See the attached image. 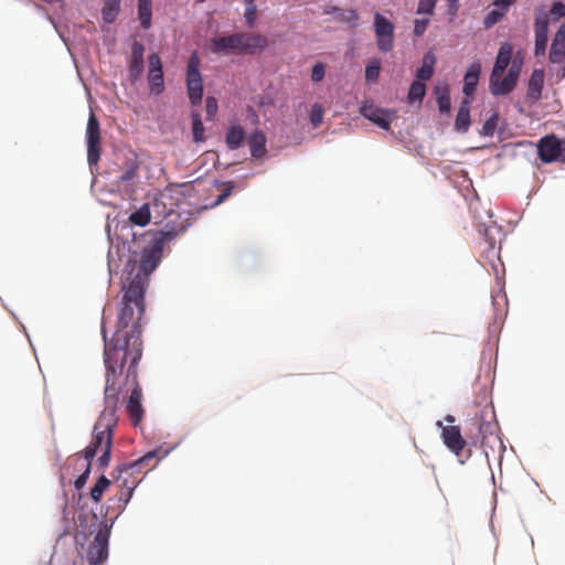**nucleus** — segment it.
Returning <instances> with one entry per match:
<instances>
[{
  "label": "nucleus",
  "instance_id": "a211bd4d",
  "mask_svg": "<svg viewBox=\"0 0 565 565\" xmlns=\"http://www.w3.org/2000/svg\"><path fill=\"white\" fill-rule=\"evenodd\" d=\"M145 46L135 41L131 45V55L128 62V73L131 81H137L143 72Z\"/></svg>",
  "mask_w": 565,
  "mask_h": 565
},
{
  "label": "nucleus",
  "instance_id": "ea45409f",
  "mask_svg": "<svg viewBox=\"0 0 565 565\" xmlns=\"http://www.w3.org/2000/svg\"><path fill=\"white\" fill-rule=\"evenodd\" d=\"M217 99L213 96H207L205 99L206 119L213 120L217 113Z\"/></svg>",
  "mask_w": 565,
  "mask_h": 565
},
{
  "label": "nucleus",
  "instance_id": "6ab92c4d",
  "mask_svg": "<svg viewBox=\"0 0 565 565\" xmlns=\"http://www.w3.org/2000/svg\"><path fill=\"white\" fill-rule=\"evenodd\" d=\"M239 33H234L227 36L214 38L211 41V50L213 53H227L237 52L239 53L241 45Z\"/></svg>",
  "mask_w": 565,
  "mask_h": 565
},
{
  "label": "nucleus",
  "instance_id": "473e14b6",
  "mask_svg": "<svg viewBox=\"0 0 565 565\" xmlns=\"http://www.w3.org/2000/svg\"><path fill=\"white\" fill-rule=\"evenodd\" d=\"M110 486V481L107 477L100 476L90 490V498L95 502H99L105 490Z\"/></svg>",
  "mask_w": 565,
  "mask_h": 565
},
{
  "label": "nucleus",
  "instance_id": "37998d69",
  "mask_svg": "<svg viewBox=\"0 0 565 565\" xmlns=\"http://www.w3.org/2000/svg\"><path fill=\"white\" fill-rule=\"evenodd\" d=\"M550 13L553 15L554 20H558L559 18L565 17V4L559 1L554 2Z\"/></svg>",
  "mask_w": 565,
  "mask_h": 565
},
{
  "label": "nucleus",
  "instance_id": "dca6fc26",
  "mask_svg": "<svg viewBox=\"0 0 565 565\" xmlns=\"http://www.w3.org/2000/svg\"><path fill=\"white\" fill-rule=\"evenodd\" d=\"M550 61L553 64L564 62L561 71V77L565 78V22L559 26L556 32L550 51Z\"/></svg>",
  "mask_w": 565,
  "mask_h": 565
},
{
  "label": "nucleus",
  "instance_id": "a19ab883",
  "mask_svg": "<svg viewBox=\"0 0 565 565\" xmlns=\"http://www.w3.org/2000/svg\"><path fill=\"white\" fill-rule=\"evenodd\" d=\"M322 116H323V109H322L321 105H319V104L312 105L311 111H310V121L313 127L320 126V124L322 122Z\"/></svg>",
  "mask_w": 565,
  "mask_h": 565
},
{
  "label": "nucleus",
  "instance_id": "bb28decb",
  "mask_svg": "<svg viewBox=\"0 0 565 565\" xmlns=\"http://www.w3.org/2000/svg\"><path fill=\"white\" fill-rule=\"evenodd\" d=\"M151 212L148 203L142 204L137 211L129 215V222L137 226H146L150 223Z\"/></svg>",
  "mask_w": 565,
  "mask_h": 565
},
{
  "label": "nucleus",
  "instance_id": "09e8293b",
  "mask_svg": "<svg viewBox=\"0 0 565 565\" xmlns=\"http://www.w3.org/2000/svg\"><path fill=\"white\" fill-rule=\"evenodd\" d=\"M232 189L233 186L232 185H227L224 191L218 195L215 204H220L222 203L223 201H225L232 193Z\"/></svg>",
  "mask_w": 565,
  "mask_h": 565
},
{
  "label": "nucleus",
  "instance_id": "f257e3e1",
  "mask_svg": "<svg viewBox=\"0 0 565 565\" xmlns=\"http://www.w3.org/2000/svg\"><path fill=\"white\" fill-rule=\"evenodd\" d=\"M122 292L111 338H107L105 327L102 329L106 375L114 377H119L127 362H130V376H134V364H138L142 355L140 321L145 313L146 290H142V282L135 280L122 286Z\"/></svg>",
  "mask_w": 565,
  "mask_h": 565
},
{
  "label": "nucleus",
  "instance_id": "3c124183",
  "mask_svg": "<svg viewBox=\"0 0 565 565\" xmlns=\"http://www.w3.org/2000/svg\"><path fill=\"white\" fill-rule=\"evenodd\" d=\"M559 161L565 162V140L562 141Z\"/></svg>",
  "mask_w": 565,
  "mask_h": 565
},
{
  "label": "nucleus",
  "instance_id": "39448f33",
  "mask_svg": "<svg viewBox=\"0 0 565 565\" xmlns=\"http://www.w3.org/2000/svg\"><path fill=\"white\" fill-rule=\"evenodd\" d=\"M137 365L138 364H134L135 375L130 376V362H127L122 373L118 377L121 387L126 385L131 388V393L127 403V412L134 425H137L143 415L141 405L142 391L138 383Z\"/></svg>",
  "mask_w": 565,
  "mask_h": 565
},
{
  "label": "nucleus",
  "instance_id": "79ce46f5",
  "mask_svg": "<svg viewBox=\"0 0 565 565\" xmlns=\"http://www.w3.org/2000/svg\"><path fill=\"white\" fill-rule=\"evenodd\" d=\"M324 74H326L324 65L322 63H317L312 67L311 79L313 82H321L324 77Z\"/></svg>",
  "mask_w": 565,
  "mask_h": 565
},
{
  "label": "nucleus",
  "instance_id": "0eeeda50",
  "mask_svg": "<svg viewBox=\"0 0 565 565\" xmlns=\"http://www.w3.org/2000/svg\"><path fill=\"white\" fill-rule=\"evenodd\" d=\"M374 32L379 50L384 53L392 51L394 46V25L379 12L374 14Z\"/></svg>",
  "mask_w": 565,
  "mask_h": 565
},
{
  "label": "nucleus",
  "instance_id": "412c9836",
  "mask_svg": "<svg viewBox=\"0 0 565 565\" xmlns=\"http://www.w3.org/2000/svg\"><path fill=\"white\" fill-rule=\"evenodd\" d=\"M544 85V72L542 70H534L527 84L526 98L531 103H536L541 96Z\"/></svg>",
  "mask_w": 565,
  "mask_h": 565
},
{
  "label": "nucleus",
  "instance_id": "e433bc0d",
  "mask_svg": "<svg viewBox=\"0 0 565 565\" xmlns=\"http://www.w3.org/2000/svg\"><path fill=\"white\" fill-rule=\"evenodd\" d=\"M246 4L244 18L246 21V24L252 28L254 26L256 19H257V6L254 2H244Z\"/></svg>",
  "mask_w": 565,
  "mask_h": 565
},
{
  "label": "nucleus",
  "instance_id": "423d86ee",
  "mask_svg": "<svg viewBox=\"0 0 565 565\" xmlns=\"http://www.w3.org/2000/svg\"><path fill=\"white\" fill-rule=\"evenodd\" d=\"M201 60L196 51H194L186 64L185 84L188 96L192 106H198L203 97V78L200 72Z\"/></svg>",
  "mask_w": 565,
  "mask_h": 565
},
{
  "label": "nucleus",
  "instance_id": "1a4fd4ad",
  "mask_svg": "<svg viewBox=\"0 0 565 565\" xmlns=\"http://www.w3.org/2000/svg\"><path fill=\"white\" fill-rule=\"evenodd\" d=\"M548 13L544 8L535 9L534 33H535V56L544 55L548 41Z\"/></svg>",
  "mask_w": 565,
  "mask_h": 565
},
{
  "label": "nucleus",
  "instance_id": "49530a36",
  "mask_svg": "<svg viewBox=\"0 0 565 565\" xmlns=\"http://www.w3.org/2000/svg\"><path fill=\"white\" fill-rule=\"evenodd\" d=\"M137 169H138V166L137 164H132L121 175H120V181L121 182H129L131 180L135 179L136 177V173H137Z\"/></svg>",
  "mask_w": 565,
  "mask_h": 565
},
{
  "label": "nucleus",
  "instance_id": "7ed1b4c3",
  "mask_svg": "<svg viewBox=\"0 0 565 565\" xmlns=\"http://www.w3.org/2000/svg\"><path fill=\"white\" fill-rule=\"evenodd\" d=\"M513 46L505 42L498 52L493 68L489 78V89L493 96L510 94L516 86L521 73V64L511 63Z\"/></svg>",
  "mask_w": 565,
  "mask_h": 565
},
{
  "label": "nucleus",
  "instance_id": "4c0bfd02",
  "mask_svg": "<svg viewBox=\"0 0 565 565\" xmlns=\"http://www.w3.org/2000/svg\"><path fill=\"white\" fill-rule=\"evenodd\" d=\"M499 116L497 113H494L490 118L486 120V122L482 126L481 134L483 136H492L494 134V130L498 125Z\"/></svg>",
  "mask_w": 565,
  "mask_h": 565
},
{
  "label": "nucleus",
  "instance_id": "4be33fe9",
  "mask_svg": "<svg viewBox=\"0 0 565 565\" xmlns=\"http://www.w3.org/2000/svg\"><path fill=\"white\" fill-rule=\"evenodd\" d=\"M480 73H481L480 62L476 61V62L471 63V65L469 66L467 73L465 74V77H463V89L462 90L467 97H470L475 94L478 82H479Z\"/></svg>",
  "mask_w": 565,
  "mask_h": 565
},
{
  "label": "nucleus",
  "instance_id": "20e7f679",
  "mask_svg": "<svg viewBox=\"0 0 565 565\" xmlns=\"http://www.w3.org/2000/svg\"><path fill=\"white\" fill-rule=\"evenodd\" d=\"M177 235L178 232L173 230L157 232L149 245L143 248L138 271L129 281L139 280L142 282V290H146L149 275L158 267L166 243L175 238Z\"/></svg>",
  "mask_w": 565,
  "mask_h": 565
},
{
  "label": "nucleus",
  "instance_id": "2f4dec72",
  "mask_svg": "<svg viewBox=\"0 0 565 565\" xmlns=\"http://www.w3.org/2000/svg\"><path fill=\"white\" fill-rule=\"evenodd\" d=\"M191 118H192V135H193V140L195 142H202L205 140V136H204V126H203V122L201 120V116L199 113L194 111L192 113L191 115Z\"/></svg>",
  "mask_w": 565,
  "mask_h": 565
},
{
  "label": "nucleus",
  "instance_id": "9d476101",
  "mask_svg": "<svg viewBox=\"0 0 565 565\" xmlns=\"http://www.w3.org/2000/svg\"><path fill=\"white\" fill-rule=\"evenodd\" d=\"M109 531L99 529L87 551L89 564L97 565L104 562L108 556Z\"/></svg>",
  "mask_w": 565,
  "mask_h": 565
},
{
  "label": "nucleus",
  "instance_id": "8fccbe9b",
  "mask_svg": "<svg viewBox=\"0 0 565 565\" xmlns=\"http://www.w3.org/2000/svg\"><path fill=\"white\" fill-rule=\"evenodd\" d=\"M458 1L459 0H447V2L449 4V10L452 14H455L458 10Z\"/></svg>",
  "mask_w": 565,
  "mask_h": 565
},
{
  "label": "nucleus",
  "instance_id": "c756f323",
  "mask_svg": "<svg viewBox=\"0 0 565 565\" xmlns=\"http://www.w3.org/2000/svg\"><path fill=\"white\" fill-rule=\"evenodd\" d=\"M121 0H104L102 10L103 19L107 23H111L118 15Z\"/></svg>",
  "mask_w": 565,
  "mask_h": 565
},
{
  "label": "nucleus",
  "instance_id": "6e6552de",
  "mask_svg": "<svg viewBox=\"0 0 565 565\" xmlns=\"http://www.w3.org/2000/svg\"><path fill=\"white\" fill-rule=\"evenodd\" d=\"M87 161L89 166L97 164L100 158V128L95 115L92 113L86 128Z\"/></svg>",
  "mask_w": 565,
  "mask_h": 565
},
{
  "label": "nucleus",
  "instance_id": "a18cd8bd",
  "mask_svg": "<svg viewBox=\"0 0 565 565\" xmlns=\"http://www.w3.org/2000/svg\"><path fill=\"white\" fill-rule=\"evenodd\" d=\"M428 23H429L428 19H422V20L417 19V20H415V23H414V34L416 36H422L425 33V31H426V29L428 26Z\"/></svg>",
  "mask_w": 565,
  "mask_h": 565
},
{
  "label": "nucleus",
  "instance_id": "603ef678",
  "mask_svg": "<svg viewBox=\"0 0 565 565\" xmlns=\"http://www.w3.org/2000/svg\"><path fill=\"white\" fill-rule=\"evenodd\" d=\"M445 420L451 425L455 422V417L452 415H447L445 417Z\"/></svg>",
  "mask_w": 565,
  "mask_h": 565
},
{
  "label": "nucleus",
  "instance_id": "f704fd0d",
  "mask_svg": "<svg viewBox=\"0 0 565 565\" xmlns=\"http://www.w3.org/2000/svg\"><path fill=\"white\" fill-rule=\"evenodd\" d=\"M426 93V85L423 82L415 81L412 83L408 90V102H422Z\"/></svg>",
  "mask_w": 565,
  "mask_h": 565
},
{
  "label": "nucleus",
  "instance_id": "a878e982",
  "mask_svg": "<svg viewBox=\"0 0 565 565\" xmlns=\"http://www.w3.org/2000/svg\"><path fill=\"white\" fill-rule=\"evenodd\" d=\"M138 18L142 29L148 30L151 26L152 1L138 0Z\"/></svg>",
  "mask_w": 565,
  "mask_h": 565
},
{
  "label": "nucleus",
  "instance_id": "58836bf2",
  "mask_svg": "<svg viewBox=\"0 0 565 565\" xmlns=\"http://www.w3.org/2000/svg\"><path fill=\"white\" fill-rule=\"evenodd\" d=\"M437 1L438 0H419L416 12L418 14L431 15Z\"/></svg>",
  "mask_w": 565,
  "mask_h": 565
},
{
  "label": "nucleus",
  "instance_id": "c9c22d12",
  "mask_svg": "<svg viewBox=\"0 0 565 565\" xmlns=\"http://www.w3.org/2000/svg\"><path fill=\"white\" fill-rule=\"evenodd\" d=\"M436 93L439 111L449 113L451 106L449 89L445 87L444 89H437Z\"/></svg>",
  "mask_w": 565,
  "mask_h": 565
},
{
  "label": "nucleus",
  "instance_id": "4468645a",
  "mask_svg": "<svg viewBox=\"0 0 565 565\" xmlns=\"http://www.w3.org/2000/svg\"><path fill=\"white\" fill-rule=\"evenodd\" d=\"M148 83L150 90L154 94H161L164 89V79L162 63L157 53H152L148 57Z\"/></svg>",
  "mask_w": 565,
  "mask_h": 565
},
{
  "label": "nucleus",
  "instance_id": "de8ad7c7",
  "mask_svg": "<svg viewBox=\"0 0 565 565\" xmlns=\"http://www.w3.org/2000/svg\"><path fill=\"white\" fill-rule=\"evenodd\" d=\"M100 451H102V455L97 461H98V465L100 468H105L109 465L111 448H105L104 450H100Z\"/></svg>",
  "mask_w": 565,
  "mask_h": 565
},
{
  "label": "nucleus",
  "instance_id": "b1692460",
  "mask_svg": "<svg viewBox=\"0 0 565 565\" xmlns=\"http://www.w3.org/2000/svg\"><path fill=\"white\" fill-rule=\"evenodd\" d=\"M470 127V102L468 98H465L460 107L458 109L455 129L460 132H466Z\"/></svg>",
  "mask_w": 565,
  "mask_h": 565
},
{
  "label": "nucleus",
  "instance_id": "c03bdc74",
  "mask_svg": "<svg viewBox=\"0 0 565 565\" xmlns=\"http://www.w3.org/2000/svg\"><path fill=\"white\" fill-rule=\"evenodd\" d=\"M90 461H87V466H86V469L84 470V472L75 480L74 482V486L77 490L82 489L85 483L87 482V479L89 477V473H90Z\"/></svg>",
  "mask_w": 565,
  "mask_h": 565
},
{
  "label": "nucleus",
  "instance_id": "9b49d317",
  "mask_svg": "<svg viewBox=\"0 0 565 565\" xmlns=\"http://www.w3.org/2000/svg\"><path fill=\"white\" fill-rule=\"evenodd\" d=\"M475 424L478 425L481 446H486L491 438L500 441L499 437L497 436L499 427L497 420L494 419V412L492 409H483L481 412L480 418H475Z\"/></svg>",
  "mask_w": 565,
  "mask_h": 565
},
{
  "label": "nucleus",
  "instance_id": "cd10ccee",
  "mask_svg": "<svg viewBox=\"0 0 565 565\" xmlns=\"http://www.w3.org/2000/svg\"><path fill=\"white\" fill-rule=\"evenodd\" d=\"M435 57L426 54L423 58L422 66L416 72V77L420 81H428L434 75Z\"/></svg>",
  "mask_w": 565,
  "mask_h": 565
},
{
  "label": "nucleus",
  "instance_id": "ddd939ff",
  "mask_svg": "<svg viewBox=\"0 0 565 565\" xmlns=\"http://www.w3.org/2000/svg\"><path fill=\"white\" fill-rule=\"evenodd\" d=\"M562 141L554 135L543 137L537 143L540 159L545 163L559 161Z\"/></svg>",
  "mask_w": 565,
  "mask_h": 565
},
{
  "label": "nucleus",
  "instance_id": "7c9ffc66",
  "mask_svg": "<svg viewBox=\"0 0 565 565\" xmlns=\"http://www.w3.org/2000/svg\"><path fill=\"white\" fill-rule=\"evenodd\" d=\"M326 13H332L335 14V19L342 22H349L355 24V22L359 19V14L355 10H343L337 7H331L330 9L326 10Z\"/></svg>",
  "mask_w": 565,
  "mask_h": 565
},
{
  "label": "nucleus",
  "instance_id": "2eb2a0df",
  "mask_svg": "<svg viewBox=\"0 0 565 565\" xmlns=\"http://www.w3.org/2000/svg\"><path fill=\"white\" fill-rule=\"evenodd\" d=\"M362 115L384 130H388L392 120L396 117V113L391 109H384L376 106H363Z\"/></svg>",
  "mask_w": 565,
  "mask_h": 565
},
{
  "label": "nucleus",
  "instance_id": "5701e85b",
  "mask_svg": "<svg viewBox=\"0 0 565 565\" xmlns=\"http://www.w3.org/2000/svg\"><path fill=\"white\" fill-rule=\"evenodd\" d=\"M248 146L250 149V154L255 159H259L266 153V136L263 131L256 130L248 137Z\"/></svg>",
  "mask_w": 565,
  "mask_h": 565
},
{
  "label": "nucleus",
  "instance_id": "72a5a7b5",
  "mask_svg": "<svg viewBox=\"0 0 565 565\" xmlns=\"http://www.w3.org/2000/svg\"><path fill=\"white\" fill-rule=\"evenodd\" d=\"M381 73V61L379 58H372L369 61L365 67V79L369 83L377 82Z\"/></svg>",
  "mask_w": 565,
  "mask_h": 565
},
{
  "label": "nucleus",
  "instance_id": "f03ea898",
  "mask_svg": "<svg viewBox=\"0 0 565 565\" xmlns=\"http://www.w3.org/2000/svg\"><path fill=\"white\" fill-rule=\"evenodd\" d=\"M121 386L118 377L106 375L104 391L105 407L96 420L92 440L84 449V458L92 461L97 451L105 448H113L114 429L118 424L117 407L120 401Z\"/></svg>",
  "mask_w": 565,
  "mask_h": 565
},
{
  "label": "nucleus",
  "instance_id": "864d4df0",
  "mask_svg": "<svg viewBox=\"0 0 565 565\" xmlns=\"http://www.w3.org/2000/svg\"><path fill=\"white\" fill-rule=\"evenodd\" d=\"M199 2H204L205 0H198Z\"/></svg>",
  "mask_w": 565,
  "mask_h": 565
},
{
  "label": "nucleus",
  "instance_id": "f8f14e48",
  "mask_svg": "<svg viewBox=\"0 0 565 565\" xmlns=\"http://www.w3.org/2000/svg\"><path fill=\"white\" fill-rule=\"evenodd\" d=\"M437 426L441 427V438L446 447L459 457L467 446L466 440L461 436L460 428L454 425L443 426L441 422H437Z\"/></svg>",
  "mask_w": 565,
  "mask_h": 565
},
{
  "label": "nucleus",
  "instance_id": "f3484780",
  "mask_svg": "<svg viewBox=\"0 0 565 565\" xmlns=\"http://www.w3.org/2000/svg\"><path fill=\"white\" fill-rule=\"evenodd\" d=\"M241 45L239 53L255 54L265 50L268 45V39L258 33H239Z\"/></svg>",
  "mask_w": 565,
  "mask_h": 565
},
{
  "label": "nucleus",
  "instance_id": "aec40b11",
  "mask_svg": "<svg viewBox=\"0 0 565 565\" xmlns=\"http://www.w3.org/2000/svg\"><path fill=\"white\" fill-rule=\"evenodd\" d=\"M516 0H494L493 6L495 9L488 12L484 17L483 25L486 29H489L497 24L502 18L507 14L510 6L515 3Z\"/></svg>",
  "mask_w": 565,
  "mask_h": 565
},
{
  "label": "nucleus",
  "instance_id": "393cba45",
  "mask_svg": "<svg viewBox=\"0 0 565 565\" xmlns=\"http://www.w3.org/2000/svg\"><path fill=\"white\" fill-rule=\"evenodd\" d=\"M245 131L242 126H232L226 132V145L231 150L238 149L244 141Z\"/></svg>",
  "mask_w": 565,
  "mask_h": 565
},
{
  "label": "nucleus",
  "instance_id": "c85d7f7f",
  "mask_svg": "<svg viewBox=\"0 0 565 565\" xmlns=\"http://www.w3.org/2000/svg\"><path fill=\"white\" fill-rule=\"evenodd\" d=\"M157 462H158V451L152 450V451L147 452L145 456H142L138 460H136L130 466V468L134 470H138V471H140L143 468H147L150 470L156 467Z\"/></svg>",
  "mask_w": 565,
  "mask_h": 565
}]
</instances>
